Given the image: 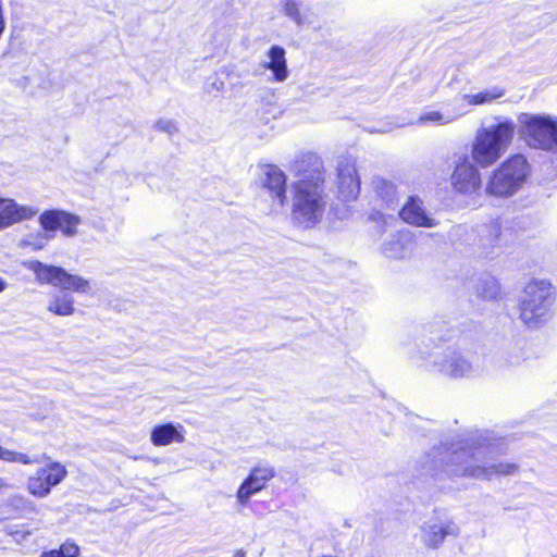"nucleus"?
Segmentation results:
<instances>
[{
    "label": "nucleus",
    "mask_w": 557,
    "mask_h": 557,
    "mask_svg": "<svg viewBox=\"0 0 557 557\" xmlns=\"http://www.w3.org/2000/svg\"><path fill=\"white\" fill-rule=\"evenodd\" d=\"M487 449L474 447L468 443H453L433 449L435 465L450 478L469 476L491 480L498 475H510L517 472L516 463H490L486 460Z\"/></svg>",
    "instance_id": "nucleus-1"
},
{
    "label": "nucleus",
    "mask_w": 557,
    "mask_h": 557,
    "mask_svg": "<svg viewBox=\"0 0 557 557\" xmlns=\"http://www.w3.org/2000/svg\"><path fill=\"white\" fill-rule=\"evenodd\" d=\"M300 171V180L294 184L293 219L298 225L310 228L322 220L325 211L324 168L319 158L312 157L310 169Z\"/></svg>",
    "instance_id": "nucleus-2"
},
{
    "label": "nucleus",
    "mask_w": 557,
    "mask_h": 557,
    "mask_svg": "<svg viewBox=\"0 0 557 557\" xmlns=\"http://www.w3.org/2000/svg\"><path fill=\"white\" fill-rule=\"evenodd\" d=\"M516 128L511 119L502 115L478 127L470 146L472 162L482 169L494 165L512 145Z\"/></svg>",
    "instance_id": "nucleus-3"
},
{
    "label": "nucleus",
    "mask_w": 557,
    "mask_h": 557,
    "mask_svg": "<svg viewBox=\"0 0 557 557\" xmlns=\"http://www.w3.org/2000/svg\"><path fill=\"white\" fill-rule=\"evenodd\" d=\"M431 342V339H420L411 352V359L418 367L453 379H468L481 373L480 368L467 351L451 347L438 351Z\"/></svg>",
    "instance_id": "nucleus-4"
},
{
    "label": "nucleus",
    "mask_w": 557,
    "mask_h": 557,
    "mask_svg": "<svg viewBox=\"0 0 557 557\" xmlns=\"http://www.w3.org/2000/svg\"><path fill=\"white\" fill-rule=\"evenodd\" d=\"M532 165L522 153H515L494 169L486 182L485 193L496 198H509L525 185Z\"/></svg>",
    "instance_id": "nucleus-5"
},
{
    "label": "nucleus",
    "mask_w": 557,
    "mask_h": 557,
    "mask_svg": "<svg viewBox=\"0 0 557 557\" xmlns=\"http://www.w3.org/2000/svg\"><path fill=\"white\" fill-rule=\"evenodd\" d=\"M518 132L530 148L557 151V117L521 113L518 116Z\"/></svg>",
    "instance_id": "nucleus-6"
},
{
    "label": "nucleus",
    "mask_w": 557,
    "mask_h": 557,
    "mask_svg": "<svg viewBox=\"0 0 557 557\" xmlns=\"http://www.w3.org/2000/svg\"><path fill=\"white\" fill-rule=\"evenodd\" d=\"M554 290L545 281L530 282L520 299V319L530 327L545 322L552 314Z\"/></svg>",
    "instance_id": "nucleus-7"
},
{
    "label": "nucleus",
    "mask_w": 557,
    "mask_h": 557,
    "mask_svg": "<svg viewBox=\"0 0 557 557\" xmlns=\"http://www.w3.org/2000/svg\"><path fill=\"white\" fill-rule=\"evenodd\" d=\"M26 267L35 273L37 281L41 284H50L81 295L92 294L90 280L78 274L69 273L63 268L48 265L40 261H29Z\"/></svg>",
    "instance_id": "nucleus-8"
},
{
    "label": "nucleus",
    "mask_w": 557,
    "mask_h": 557,
    "mask_svg": "<svg viewBox=\"0 0 557 557\" xmlns=\"http://www.w3.org/2000/svg\"><path fill=\"white\" fill-rule=\"evenodd\" d=\"M505 95L500 86H492L476 92L458 94L449 103L448 108L455 122L469 114L474 107L488 106Z\"/></svg>",
    "instance_id": "nucleus-9"
},
{
    "label": "nucleus",
    "mask_w": 557,
    "mask_h": 557,
    "mask_svg": "<svg viewBox=\"0 0 557 557\" xmlns=\"http://www.w3.org/2000/svg\"><path fill=\"white\" fill-rule=\"evenodd\" d=\"M459 533L460 529L453 520L432 517L420 525L417 536L424 547L437 549L444 544L446 537H457Z\"/></svg>",
    "instance_id": "nucleus-10"
},
{
    "label": "nucleus",
    "mask_w": 557,
    "mask_h": 557,
    "mask_svg": "<svg viewBox=\"0 0 557 557\" xmlns=\"http://www.w3.org/2000/svg\"><path fill=\"white\" fill-rule=\"evenodd\" d=\"M66 474L65 466L60 462H50L29 476L27 482L28 492L36 497H46L53 486L65 479Z\"/></svg>",
    "instance_id": "nucleus-11"
},
{
    "label": "nucleus",
    "mask_w": 557,
    "mask_h": 557,
    "mask_svg": "<svg viewBox=\"0 0 557 557\" xmlns=\"http://www.w3.org/2000/svg\"><path fill=\"white\" fill-rule=\"evenodd\" d=\"M478 165L467 158L460 159L450 176L451 186L455 191L463 195H472L480 190L482 182Z\"/></svg>",
    "instance_id": "nucleus-12"
},
{
    "label": "nucleus",
    "mask_w": 557,
    "mask_h": 557,
    "mask_svg": "<svg viewBox=\"0 0 557 557\" xmlns=\"http://www.w3.org/2000/svg\"><path fill=\"white\" fill-rule=\"evenodd\" d=\"M281 10L284 16L300 29L320 28V21L313 7L302 5L300 0H282Z\"/></svg>",
    "instance_id": "nucleus-13"
},
{
    "label": "nucleus",
    "mask_w": 557,
    "mask_h": 557,
    "mask_svg": "<svg viewBox=\"0 0 557 557\" xmlns=\"http://www.w3.org/2000/svg\"><path fill=\"white\" fill-rule=\"evenodd\" d=\"M275 475L274 468L269 465L258 466L251 469L249 475L240 484L236 498L245 506L250 497L263 490L267 483Z\"/></svg>",
    "instance_id": "nucleus-14"
},
{
    "label": "nucleus",
    "mask_w": 557,
    "mask_h": 557,
    "mask_svg": "<svg viewBox=\"0 0 557 557\" xmlns=\"http://www.w3.org/2000/svg\"><path fill=\"white\" fill-rule=\"evenodd\" d=\"M337 188L338 196L343 201L357 199L360 191V180L352 160L345 159L338 163Z\"/></svg>",
    "instance_id": "nucleus-15"
},
{
    "label": "nucleus",
    "mask_w": 557,
    "mask_h": 557,
    "mask_svg": "<svg viewBox=\"0 0 557 557\" xmlns=\"http://www.w3.org/2000/svg\"><path fill=\"white\" fill-rule=\"evenodd\" d=\"M260 184L273 200V206L282 207L286 200V176L275 165H265L261 170Z\"/></svg>",
    "instance_id": "nucleus-16"
},
{
    "label": "nucleus",
    "mask_w": 557,
    "mask_h": 557,
    "mask_svg": "<svg viewBox=\"0 0 557 557\" xmlns=\"http://www.w3.org/2000/svg\"><path fill=\"white\" fill-rule=\"evenodd\" d=\"M40 225L46 232L61 231L65 236L77 233L79 218L60 210L45 211L39 218Z\"/></svg>",
    "instance_id": "nucleus-17"
},
{
    "label": "nucleus",
    "mask_w": 557,
    "mask_h": 557,
    "mask_svg": "<svg viewBox=\"0 0 557 557\" xmlns=\"http://www.w3.org/2000/svg\"><path fill=\"white\" fill-rule=\"evenodd\" d=\"M38 209L30 206H20L12 199L0 198V230L14 223L34 218Z\"/></svg>",
    "instance_id": "nucleus-18"
},
{
    "label": "nucleus",
    "mask_w": 557,
    "mask_h": 557,
    "mask_svg": "<svg viewBox=\"0 0 557 557\" xmlns=\"http://www.w3.org/2000/svg\"><path fill=\"white\" fill-rule=\"evenodd\" d=\"M261 66L271 72V81L284 83L289 76L286 51L283 47L274 45L265 53Z\"/></svg>",
    "instance_id": "nucleus-19"
},
{
    "label": "nucleus",
    "mask_w": 557,
    "mask_h": 557,
    "mask_svg": "<svg viewBox=\"0 0 557 557\" xmlns=\"http://www.w3.org/2000/svg\"><path fill=\"white\" fill-rule=\"evenodd\" d=\"M399 214L406 223L418 227H435L438 225V222L426 213L423 201L418 197H410Z\"/></svg>",
    "instance_id": "nucleus-20"
},
{
    "label": "nucleus",
    "mask_w": 557,
    "mask_h": 557,
    "mask_svg": "<svg viewBox=\"0 0 557 557\" xmlns=\"http://www.w3.org/2000/svg\"><path fill=\"white\" fill-rule=\"evenodd\" d=\"M416 247L413 236L409 231H401L393 235L384 244L383 252L389 259H403L409 256Z\"/></svg>",
    "instance_id": "nucleus-21"
},
{
    "label": "nucleus",
    "mask_w": 557,
    "mask_h": 557,
    "mask_svg": "<svg viewBox=\"0 0 557 557\" xmlns=\"http://www.w3.org/2000/svg\"><path fill=\"white\" fill-rule=\"evenodd\" d=\"M184 428L172 423L160 424L152 429L150 441L154 446H166L184 442Z\"/></svg>",
    "instance_id": "nucleus-22"
},
{
    "label": "nucleus",
    "mask_w": 557,
    "mask_h": 557,
    "mask_svg": "<svg viewBox=\"0 0 557 557\" xmlns=\"http://www.w3.org/2000/svg\"><path fill=\"white\" fill-rule=\"evenodd\" d=\"M47 309L55 315L70 317L75 312L74 297L69 293H57L50 298Z\"/></svg>",
    "instance_id": "nucleus-23"
},
{
    "label": "nucleus",
    "mask_w": 557,
    "mask_h": 557,
    "mask_svg": "<svg viewBox=\"0 0 557 557\" xmlns=\"http://www.w3.org/2000/svg\"><path fill=\"white\" fill-rule=\"evenodd\" d=\"M454 116L448 108V104L443 110H428L421 113L418 119L419 124H434L444 126L454 123Z\"/></svg>",
    "instance_id": "nucleus-24"
},
{
    "label": "nucleus",
    "mask_w": 557,
    "mask_h": 557,
    "mask_svg": "<svg viewBox=\"0 0 557 557\" xmlns=\"http://www.w3.org/2000/svg\"><path fill=\"white\" fill-rule=\"evenodd\" d=\"M79 548L76 544L65 542L59 549H52L41 554V557H77Z\"/></svg>",
    "instance_id": "nucleus-25"
},
{
    "label": "nucleus",
    "mask_w": 557,
    "mask_h": 557,
    "mask_svg": "<svg viewBox=\"0 0 557 557\" xmlns=\"http://www.w3.org/2000/svg\"><path fill=\"white\" fill-rule=\"evenodd\" d=\"M375 188L377 194L383 198H393L396 194V188L393 183L386 180L375 181Z\"/></svg>",
    "instance_id": "nucleus-26"
},
{
    "label": "nucleus",
    "mask_w": 557,
    "mask_h": 557,
    "mask_svg": "<svg viewBox=\"0 0 557 557\" xmlns=\"http://www.w3.org/2000/svg\"><path fill=\"white\" fill-rule=\"evenodd\" d=\"M154 127L158 131L168 133L170 135L174 134L175 132H177V126H176L175 122L172 121V120H169V119H159L156 122Z\"/></svg>",
    "instance_id": "nucleus-27"
},
{
    "label": "nucleus",
    "mask_w": 557,
    "mask_h": 557,
    "mask_svg": "<svg viewBox=\"0 0 557 557\" xmlns=\"http://www.w3.org/2000/svg\"><path fill=\"white\" fill-rule=\"evenodd\" d=\"M487 283L490 284V288H488V290H485L483 293L484 297H488V298L495 297L498 293V286H497L496 281L494 278H491Z\"/></svg>",
    "instance_id": "nucleus-28"
},
{
    "label": "nucleus",
    "mask_w": 557,
    "mask_h": 557,
    "mask_svg": "<svg viewBox=\"0 0 557 557\" xmlns=\"http://www.w3.org/2000/svg\"><path fill=\"white\" fill-rule=\"evenodd\" d=\"M14 457H15V451L0 446V459L1 460L14 462Z\"/></svg>",
    "instance_id": "nucleus-29"
},
{
    "label": "nucleus",
    "mask_w": 557,
    "mask_h": 557,
    "mask_svg": "<svg viewBox=\"0 0 557 557\" xmlns=\"http://www.w3.org/2000/svg\"><path fill=\"white\" fill-rule=\"evenodd\" d=\"M14 462H20V463H23V465H28V463L37 462V460L29 458L25 454L15 451Z\"/></svg>",
    "instance_id": "nucleus-30"
},
{
    "label": "nucleus",
    "mask_w": 557,
    "mask_h": 557,
    "mask_svg": "<svg viewBox=\"0 0 557 557\" xmlns=\"http://www.w3.org/2000/svg\"><path fill=\"white\" fill-rule=\"evenodd\" d=\"M7 287H8L7 281L0 276V293H2Z\"/></svg>",
    "instance_id": "nucleus-31"
},
{
    "label": "nucleus",
    "mask_w": 557,
    "mask_h": 557,
    "mask_svg": "<svg viewBox=\"0 0 557 557\" xmlns=\"http://www.w3.org/2000/svg\"><path fill=\"white\" fill-rule=\"evenodd\" d=\"M212 87H213L215 90H221V89H222V87H223V83H222V82H220V83H219V85L214 83V84H212Z\"/></svg>",
    "instance_id": "nucleus-32"
},
{
    "label": "nucleus",
    "mask_w": 557,
    "mask_h": 557,
    "mask_svg": "<svg viewBox=\"0 0 557 557\" xmlns=\"http://www.w3.org/2000/svg\"><path fill=\"white\" fill-rule=\"evenodd\" d=\"M233 557H246V555L243 550H237Z\"/></svg>",
    "instance_id": "nucleus-33"
},
{
    "label": "nucleus",
    "mask_w": 557,
    "mask_h": 557,
    "mask_svg": "<svg viewBox=\"0 0 557 557\" xmlns=\"http://www.w3.org/2000/svg\"><path fill=\"white\" fill-rule=\"evenodd\" d=\"M34 246H35V248L40 249L45 246V242L39 243L38 245H34Z\"/></svg>",
    "instance_id": "nucleus-34"
},
{
    "label": "nucleus",
    "mask_w": 557,
    "mask_h": 557,
    "mask_svg": "<svg viewBox=\"0 0 557 557\" xmlns=\"http://www.w3.org/2000/svg\"><path fill=\"white\" fill-rule=\"evenodd\" d=\"M3 486H4V483H3L2 479H0V491L2 490Z\"/></svg>",
    "instance_id": "nucleus-35"
},
{
    "label": "nucleus",
    "mask_w": 557,
    "mask_h": 557,
    "mask_svg": "<svg viewBox=\"0 0 557 557\" xmlns=\"http://www.w3.org/2000/svg\"><path fill=\"white\" fill-rule=\"evenodd\" d=\"M45 242L49 240L51 237L50 236H44L42 237Z\"/></svg>",
    "instance_id": "nucleus-36"
}]
</instances>
